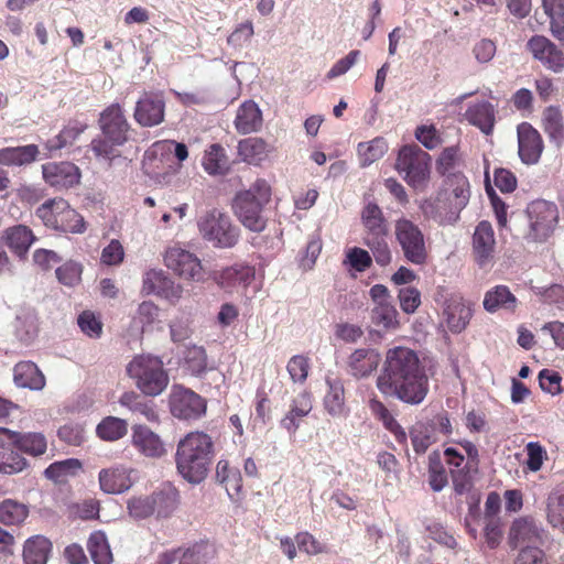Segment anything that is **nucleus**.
Instances as JSON below:
<instances>
[{
    "mask_svg": "<svg viewBox=\"0 0 564 564\" xmlns=\"http://www.w3.org/2000/svg\"><path fill=\"white\" fill-rule=\"evenodd\" d=\"M376 387L386 397L419 405L430 392V378L415 350L395 346L386 351Z\"/></svg>",
    "mask_w": 564,
    "mask_h": 564,
    "instance_id": "obj_1",
    "label": "nucleus"
},
{
    "mask_svg": "<svg viewBox=\"0 0 564 564\" xmlns=\"http://www.w3.org/2000/svg\"><path fill=\"white\" fill-rule=\"evenodd\" d=\"M214 455V443L205 432H189L180 440L175 463L180 475L191 484L202 482L208 475Z\"/></svg>",
    "mask_w": 564,
    "mask_h": 564,
    "instance_id": "obj_2",
    "label": "nucleus"
},
{
    "mask_svg": "<svg viewBox=\"0 0 564 564\" xmlns=\"http://www.w3.org/2000/svg\"><path fill=\"white\" fill-rule=\"evenodd\" d=\"M271 200V187L265 180L258 178L248 189L239 191L231 209L239 223L248 230L260 234L267 228L264 207Z\"/></svg>",
    "mask_w": 564,
    "mask_h": 564,
    "instance_id": "obj_3",
    "label": "nucleus"
},
{
    "mask_svg": "<svg viewBox=\"0 0 564 564\" xmlns=\"http://www.w3.org/2000/svg\"><path fill=\"white\" fill-rule=\"evenodd\" d=\"M197 228L202 238L215 248H234L241 237V230L231 217L218 208H212L200 216Z\"/></svg>",
    "mask_w": 564,
    "mask_h": 564,
    "instance_id": "obj_4",
    "label": "nucleus"
},
{
    "mask_svg": "<svg viewBox=\"0 0 564 564\" xmlns=\"http://www.w3.org/2000/svg\"><path fill=\"white\" fill-rule=\"evenodd\" d=\"M127 372L142 393L151 397L161 394L169 384V375L158 357L137 356L127 366Z\"/></svg>",
    "mask_w": 564,
    "mask_h": 564,
    "instance_id": "obj_5",
    "label": "nucleus"
},
{
    "mask_svg": "<svg viewBox=\"0 0 564 564\" xmlns=\"http://www.w3.org/2000/svg\"><path fill=\"white\" fill-rule=\"evenodd\" d=\"M431 155L417 144L403 145L395 161L397 171L415 191H424L431 177Z\"/></svg>",
    "mask_w": 564,
    "mask_h": 564,
    "instance_id": "obj_6",
    "label": "nucleus"
},
{
    "mask_svg": "<svg viewBox=\"0 0 564 564\" xmlns=\"http://www.w3.org/2000/svg\"><path fill=\"white\" fill-rule=\"evenodd\" d=\"M43 225L65 234H83L86 231L84 217L64 198H52L35 210Z\"/></svg>",
    "mask_w": 564,
    "mask_h": 564,
    "instance_id": "obj_7",
    "label": "nucleus"
},
{
    "mask_svg": "<svg viewBox=\"0 0 564 564\" xmlns=\"http://www.w3.org/2000/svg\"><path fill=\"white\" fill-rule=\"evenodd\" d=\"M395 239L401 247L403 257L415 265H423L429 260V247L419 225L401 217L394 224Z\"/></svg>",
    "mask_w": 564,
    "mask_h": 564,
    "instance_id": "obj_8",
    "label": "nucleus"
},
{
    "mask_svg": "<svg viewBox=\"0 0 564 564\" xmlns=\"http://www.w3.org/2000/svg\"><path fill=\"white\" fill-rule=\"evenodd\" d=\"M525 213L529 220L525 238L533 242L546 240L558 221L557 206L554 203L538 199L528 205Z\"/></svg>",
    "mask_w": 564,
    "mask_h": 564,
    "instance_id": "obj_9",
    "label": "nucleus"
},
{
    "mask_svg": "<svg viewBox=\"0 0 564 564\" xmlns=\"http://www.w3.org/2000/svg\"><path fill=\"white\" fill-rule=\"evenodd\" d=\"M164 264L185 281L200 282L204 280L205 271L198 257L178 246L166 249Z\"/></svg>",
    "mask_w": 564,
    "mask_h": 564,
    "instance_id": "obj_10",
    "label": "nucleus"
},
{
    "mask_svg": "<svg viewBox=\"0 0 564 564\" xmlns=\"http://www.w3.org/2000/svg\"><path fill=\"white\" fill-rule=\"evenodd\" d=\"M170 411L178 420H197L206 412V401L182 386H174L170 394Z\"/></svg>",
    "mask_w": 564,
    "mask_h": 564,
    "instance_id": "obj_11",
    "label": "nucleus"
},
{
    "mask_svg": "<svg viewBox=\"0 0 564 564\" xmlns=\"http://www.w3.org/2000/svg\"><path fill=\"white\" fill-rule=\"evenodd\" d=\"M373 302L371 321L375 325L386 329H394L399 326L398 311L391 302L389 290L383 284H375L369 291Z\"/></svg>",
    "mask_w": 564,
    "mask_h": 564,
    "instance_id": "obj_12",
    "label": "nucleus"
},
{
    "mask_svg": "<svg viewBox=\"0 0 564 564\" xmlns=\"http://www.w3.org/2000/svg\"><path fill=\"white\" fill-rule=\"evenodd\" d=\"M12 430L0 427V474L17 475L29 469L31 464L26 457L17 451Z\"/></svg>",
    "mask_w": 564,
    "mask_h": 564,
    "instance_id": "obj_13",
    "label": "nucleus"
},
{
    "mask_svg": "<svg viewBox=\"0 0 564 564\" xmlns=\"http://www.w3.org/2000/svg\"><path fill=\"white\" fill-rule=\"evenodd\" d=\"M37 238L31 227L15 224L0 232V243L18 259L25 260Z\"/></svg>",
    "mask_w": 564,
    "mask_h": 564,
    "instance_id": "obj_14",
    "label": "nucleus"
},
{
    "mask_svg": "<svg viewBox=\"0 0 564 564\" xmlns=\"http://www.w3.org/2000/svg\"><path fill=\"white\" fill-rule=\"evenodd\" d=\"M420 208L426 219H432L440 226L454 225L460 214L446 192H440L435 197L424 199Z\"/></svg>",
    "mask_w": 564,
    "mask_h": 564,
    "instance_id": "obj_15",
    "label": "nucleus"
},
{
    "mask_svg": "<svg viewBox=\"0 0 564 564\" xmlns=\"http://www.w3.org/2000/svg\"><path fill=\"white\" fill-rule=\"evenodd\" d=\"M527 47L546 69L556 74L564 70V53L547 37L534 35L528 41Z\"/></svg>",
    "mask_w": 564,
    "mask_h": 564,
    "instance_id": "obj_16",
    "label": "nucleus"
},
{
    "mask_svg": "<svg viewBox=\"0 0 564 564\" xmlns=\"http://www.w3.org/2000/svg\"><path fill=\"white\" fill-rule=\"evenodd\" d=\"M495 234L488 221H480L473 235V259L480 269L488 270L495 259Z\"/></svg>",
    "mask_w": 564,
    "mask_h": 564,
    "instance_id": "obj_17",
    "label": "nucleus"
},
{
    "mask_svg": "<svg viewBox=\"0 0 564 564\" xmlns=\"http://www.w3.org/2000/svg\"><path fill=\"white\" fill-rule=\"evenodd\" d=\"M98 122L102 135L113 140L116 143H126L128 141L130 124L119 104H112L104 109Z\"/></svg>",
    "mask_w": 564,
    "mask_h": 564,
    "instance_id": "obj_18",
    "label": "nucleus"
},
{
    "mask_svg": "<svg viewBox=\"0 0 564 564\" xmlns=\"http://www.w3.org/2000/svg\"><path fill=\"white\" fill-rule=\"evenodd\" d=\"M518 153L522 163L536 164L544 150L543 139L540 132L529 122L518 126Z\"/></svg>",
    "mask_w": 564,
    "mask_h": 564,
    "instance_id": "obj_19",
    "label": "nucleus"
},
{
    "mask_svg": "<svg viewBox=\"0 0 564 564\" xmlns=\"http://www.w3.org/2000/svg\"><path fill=\"white\" fill-rule=\"evenodd\" d=\"M43 180L56 189H68L79 184L80 171L70 162H48L42 165Z\"/></svg>",
    "mask_w": 564,
    "mask_h": 564,
    "instance_id": "obj_20",
    "label": "nucleus"
},
{
    "mask_svg": "<svg viewBox=\"0 0 564 564\" xmlns=\"http://www.w3.org/2000/svg\"><path fill=\"white\" fill-rule=\"evenodd\" d=\"M165 102L160 94L144 93L137 101L133 117L142 127H154L164 120Z\"/></svg>",
    "mask_w": 564,
    "mask_h": 564,
    "instance_id": "obj_21",
    "label": "nucleus"
},
{
    "mask_svg": "<svg viewBox=\"0 0 564 564\" xmlns=\"http://www.w3.org/2000/svg\"><path fill=\"white\" fill-rule=\"evenodd\" d=\"M173 153L180 162L185 161L188 156L186 144L173 140L158 141L145 152L143 164L144 166L160 170L165 161L171 160Z\"/></svg>",
    "mask_w": 564,
    "mask_h": 564,
    "instance_id": "obj_22",
    "label": "nucleus"
},
{
    "mask_svg": "<svg viewBox=\"0 0 564 564\" xmlns=\"http://www.w3.org/2000/svg\"><path fill=\"white\" fill-rule=\"evenodd\" d=\"M543 530L531 517H520L516 519L509 530L508 543L512 549L520 545H535L542 543Z\"/></svg>",
    "mask_w": 564,
    "mask_h": 564,
    "instance_id": "obj_23",
    "label": "nucleus"
},
{
    "mask_svg": "<svg viewBox=\"0 0 564 564\" xmlns=\"http://www.w3.org/2000/svg\"><path fill=\"white\" fill-rule=\"evenodd\" d=\"M99 488L105 494L117 495L132 486L131 469L123 465L102 468L98 474Z\"/></svg>",
    "mask_w": 564,
    "mask_h": 564,
    "instance_id": "obj_24",
    "label": "nucleus"
},
{
    "mask_svg": "<svg viewBox=\"0 0 564 564\" xmlns=\"http://www.w3.org/2000/svg\"><path fill=\"white\" fill-rule=\"evenodd\" d=\"M496 106L488 100L470 102L464 113L465 120L469 124L478 128L486 135L492 133L496 124Z\"/></svg>",
    "mask_w": 564,
    "mask_h": 564,
    "instance_id": "obj_25",
    "label": "nucleus"
},
{
    "mask_svg": "<svg viewBox=\"0 0 564 564\" xmlns=\"http://www.w3.org/2000/svg\"><path fill=\"white\" fill-rule=\"evenodd\" d=\"M313 409V395L308 391H302L295 395L290 404L288 413L281 420V426L290 434H295L303 417L307 416Z\"/></svg>",
    "mask_w": 564,
    "mask_h": 564,
    "instance_id": "obj_26",
    "label": "nucleus"
},
{
    "mask_svg": "<svg viewBox=\"0 0 564 564\" xmlns=\"http://www.w3.org/2000/svg\"><path fill=\"white\" fill-rule=\"evenodd\" d=\"M132 445L141 454L151 458H160L166 452L159 435L141 424L132 427Z\"/></svg>",
    "mask_w": 564,
    "mask_h": 564,
    "instance_id": "obj_27",
    "label": "nucleus"
},
{
    "mask_svg": "<svg viewBox=\"0 0 564 564\" xmlns=\"http://www.w3.org/2000/svg\"><path fill=\"white\" fill-rule=\"evenodd\" d=\"M380 354L375 348H359L348 357V369L355 378H367L377 370L380 362Z\"/></svg>",
    "mask_w": 564,
    "mask_h": 564,
    "instance_id": "obj_28",
    "label": "nucleus"
},
{
    "mask_svg": "<svg viewBox=\"0 0 564 564\" xmlns=\"http://www.w3.org/2000/svg\"><path fill=\"white\" fill-rule=\"evenodd\" d=\"M10 434L14 438L17 451L21 453L22 456L39 458L46 454L48 442L42 432H22L12 430V433Z\"/></svg>",
    "mask_w": 564,
    "mask_h": 564,
    "instance_id": "obj_29",
    "label": "nucleus"
},
{
    "mask_svg": "<svg viewBox=\"0 0 564 564\" xmlns=\"http://www.w3.org/2000/svg\"><path fill=\"white\" fill-rule=\"evenodd\" d=\"M253 278L254 268L243 263H235L234 265L224 268L214 275L216 283L226 290L238 285L247 286Z\"/></svg>",
    "mask_w": 564,
    "mask_h": 564,
    "instance_id": "obj_30",
    "label": "nucleus"
},
{
    "mask_svg": "<svg viewBox=\"0 0 564 564\" xmlns=\"http://www.w3.org/2000/svg\"><path fill=\"white\" fill-rule=\"evenodd\" d=\"M13 381L20 388L40 391L46 380L37 365L31 360L19 361L13 368Z\"/></svg>",
    "mask_w": 564,
    "mask_h": 564,
    "instance_id": "obj_31",
    "label": "nucleus"
},
{
    "mask_svg": "<svg viewBox=\"0 0 564 564\" xmlns=\"http://www.w3.org/2000/svg\"><path fill=\"white\" fill-rule=\"evenodd\" d=\"M216 480L221 485L231 500L240 498L242 489V477L237 466L231 465L227 459H220L216 466Z\"/></svg>",
    "mask_w": 564,
    "mask_h": 564,
    "instance_id": "obj_32",
    "label": "nucleus"
},
{
    "mask_svg": "<svg viewBox=\"0 0 564 564\" xmlns=\"http://www.w3.org/2000/svg\"><path fill=\"white\" fill-rule=\"evenodd\" d=\"M482 305L488 313L500 310L514 312L518 307V299L507 285H496L485 293Z\"/></svg>",
    "mask_w": 564,
    "mask_h": 564,
    "instance_id": "obj_33",
    "label": "nucleus"
},
{
    "mask_svg": "<svg viewBox=\"0 0 564 564\" xmlns=\"http://www.w3.org/2000/svg\"><path fill=\"white\" fill-rule=\"evenodd\" d=\"M36 144L7 147L0 149V164L4 166H26L39 160Z\"/></svg>",
    "mask_w": 564,
    "mask_h": 564,
    "instance_id": "obj_34",
    "label": "nucleus"
},
{
    "mask_svg": "<svg viewBox=\"0 0 564 564\" xmlns=\"http://www.w3.org/2000/svg\"><path fill=\"white\" fill-rule=\"evenodd\" d=\"M235 128L241 134H248L259 130L262 126V113L253 100H247L240 105L235 118Z\"/></svg>",
    "mask_w": 564,
    "mask_h": 564,
    "instance_id": "obj_35",
    "label": "nucleus"
},
{
    "mask_svg": "<svg viewBox=\"0 0 564 564\" xmlns=\"http://www.w3.org/2000/svg\"><path fill=\"white\" fill-rule=\"evenodd\" d=\"M361 223L365 227V237L372 238L388 236V224L381 208L375 203H368L361 210Z\"/></svg>",
    "mask_w": 564,
    "mask_h": 564,
    "instance_id": "obj_36",
    "label": "nucleus"
},
{
    "mask_svg": "<svg viewBox=\"0 0 564 564\" xmlns=\"http://www.w3.org/2000/svg\"><path fill=\"white\" fill-rule=\"evenodd\" d=\"M328 390L324 397L323 404L326 412L334 416L340 417L347 414L345 388L340 379H326Z\"/></svg>",
    "mask_w": 564,
    "mask_h": 564,
    "instance_id": "obj_37",
    "label": "nucleus"
},
{
    "mask_svg": "<svg viewBox=\"0 0 564 564\" xmlns=\"http://www.w3.org/2000/svg\"><path fill=\"white\" fill-rule=\"evenodd\" d=\"M237 149L240 159L252 165H259L271 152L269 144L262 138L258 137L240 140Z\"/></svg>",
    "mask_w": 564,
    "mask_h": 564,
    "instance_id": "obj_38",
    "label": "nucleus"
},
{
    "mask_svg": "<svg viewBox=\"0 0 564 564\" xmlns=\"http://www.w3.org/2000/svg\"><path fill=\"white\" fill-rule=\"evenodd\" d=\"M202 165L208 175H226L230 170V162L225 148L219 143L210 144L205 150Z\"/></svg>",
    "mask_w": 564,
    "mask_h": 564,
    "instance_id": "obj_39",
    "label": "nucleus"
},
{
    "mask_svg": "<svg viewBox=\"0 0 564 564\" xmlns=\"http://www.w3.org/2000/svg\"><path fill=\"white\" fill-rule=\"evenodd\" d=\"M444 314L449 330L460 333L468 325L473 316V308L463 300H452L447 304Z\"/></svg>",
    "mask_w": 564,
    "mask_h": 564,
    "instance_id": "obj_40",
    "label": "nucleus"
},
{
    "mask_svg": "<svg viewBox=\"0 0 564 564\" xmlns=\"http://www.w3.org/2000/svg\"><path fill=\"white\" fill-rule=\"evenodd\" d=\"M542 129L550 141L561 145L564 140V119L560 107L549 106L542 112Z\"/></svg>",
    "mask_w": 564,
    "mask_h": 564,
    "instance_id": "obj_41",
    "label": "nucleus"
},
{
    "mask_svg": "<svg viewBox=\"0 0 564 564\" xmlns=\"http://www.w3.org/2000/svg\"><path fill=\"white\" fill-rule=\"evenodd\" d=\"M410 438L414 452L419 455L426 453L429 447L437 442L435 424L416 422L410 429Z\"/></svg>",
    "mask_w": 564,
    "mask_h": 564,
    "instance_id": "obj_42",
    "label": "nucleus"
},
{
    "mask_svg": "<svg viewBox=\"0 0 564 564\" xmlns=\"http://www.w3.org/2000/svg\"><path fill=\"white\" fill-rule=\"evenodd\" d=\"M463 158L458 145L444 148L436 160V171L440 175L449 178L453 174H464L459 171Z\"/></svg>",
    "mask_w": 564,
    "mask_h": 564,
    "instance_id": "obj_43",
    "label": "nucleus"
},
{
    "mask_svg": "<svg viewBox=\"0 0 564 564\" xmlns=\"http://www.w3.org/2000/svg\"><path fill=\"white\" fill-rule=\"evenodd\" d=\"M52 544L48 539L36 535L26 540L23 549L25 564H46Z\"/></svg>",
    "mask_w": 564,
    "mask_h": 564,
    "instance_id": "obj_44",
    "label": "nucleus"
},
{
    "mask_svg": "<svg viewBox=\"0 0 564 564\" xmlns=\"http://www.w3.org/2000/svg\"><path fill=\"white\" fill-rule=\"evenodd\" d=\"M87 550L95 564H112L113 555L102 531H94L90 534L87 541Z\"/></svg>",
    "mask_w": 564,
    "mask_h": 564,
    "instance_id": "obj_45",
    "label": "nucleus"
},
{
    "mask_svg": "<svg viewBox=\"0 0 564 564\" xmlns=\"http://www.w3.org/2000/svg\"><path fill=\"white\" fill-rule=\"evenodd\" d=\"M216 555L217 550L214 544L199 542L182 552L178 564H209Z\"/></svg>",
    "mask_w": 564,
    "mask_h": 564,
    "instance_id": "obj_46",
    "label": "nucleus"
},
{
    "mask_svg": "<svg viewBox=\"0 0 564 564\" xmlns=\"http://www.w3.org/2000/svg\"><path fill=\"white\" fill-rule=\"evenodd\" d=\"M551 20V32L564 45V0H542Z\"/></svg>",
    "mask_w": 564,
    "mask_h": 564,
    "instance_id": "obj_47",
    "label": "nucleus"
},
{
    "mask_svg": "<svg viewBox=\"0 0 564 564\" xmlns=\"http://www.w3.org/2000/svg\"><path fill=\"white\" fill-rule=\"evenodd\" d=\"M128 432V424L124 420L116 416H107L96 427L97 436L107 442H115L122 438Z\"/></svg>",
    "mask_w": 564,
    "mask_h": 564,
    "instance_id": "obj_48",
    "label": "nucleus"
},
{
    "mask_svg": "<svg viewBox=\"0 0 564 564\" xmlns=\"http://www.w3.org/2000/svg\"><path fill=\"white\" fill-rule=\"evenodd\" d=\"M80 468L79 459L67 458L48 465L44 470V476L54 482H63L67 477L75 476Z\"/></svg>",
    "mask_w": 564,
    "mask_h": 564,
    "instance_id": "obj_49",
    "label": "nucleus"
},
{
    "mask_svg": "<svg viewBox=\"0 0 564 564\" xmlns=\"http://www.w3.org/2000/svg\"><path fill=\"white\" fill-rule=\"evenodd\" d=\"M29 514L28 507L13 499H6L0 503V522L4 525H18Z\"/></svg>",
    "mask_w": 564,
    "mask_h": 564,
    "instance_id": "obj_50",
    "label": "nucleus"
},
{
    "mask_svg": "<svg viewBox=\"0 0 564 564\" xmlns=\"http://www.w3.org/2000/svg\"><path fill=\"white\" fill-rule=\"evenodd\" d=\"M164 499L162 494H153L148 497H133L128 501V510L135 519H145L155 511V506Z\"/></svg>",
    "mask_w": 564,
    "mask_h": 564,
    "instance_id": "obj_51",
    "label": "nucleus"
},
{
    "mask_svg": "<svg viewBox=\"0 0 564 564\" xmlns=\"http://www.w3.org/2000/svg\"><path fill=\"white\" fill-rule=\"evenodd\" d=\"M446 184L452 191L453 205L458 210H463V208L467 205L470 196V186L468 178L465 174H453L449 178H446Z\"/></svg>",
    "mask_w": 564,
    "mask_h": 564,
    "instance_id": "obj_52",
    "label": "nucleus"
},
{
    "mask_svg": "<svg viewBox=\"0 0 564 564\" xmlns=\"http://www.w3.org/2000/svg\"><path fill=\"white\" fill-rule=\"evenodd\" d=\"M387 151V141L381 137L375 138L370 142H361L358 144V154L362 166L370 165L378 161Z\"/></svg>",
    "mask_w": 564,
    "mask_h": 564,
    "instance_id": "obj_53",
    "label": "nucleus"
},
{
    "mask_svg": "<svg viewBox=\"0 0 564 564\" xmlns=\"http://www.w3.org/2000/svg\"><path fill=\"white\" fill-rule=\"evenodd\" d=\"M547 521L554 528H564V490L552 492L547 498Z\"/></svg>",
    "mask_w": 564,
    "mask_h": 564,
    "instance_id": "obj_54",
    "label": "nucleus"
},
{
    "mask_svg": "<svg viewBox=\"0 0 564 564\" xmlns=\"http://www.w3.org/2000/svg\"><path fill=\"white\" fill-rule=\"evenodd\" d=\"M123 144L124 143H116L113 140L101 135L93 139L90 148L96 158L111 162L113 159L120 156L119 147Z\"/></svg>",
    "mask_w": 564,
    "mask_h": 564,
    "instance_id": "obj_55",
    "label": "nucleus"
},
{
    "mask_svg": "<svg viewBox=\"0 0 564 564\" xmlns=\"http://www.w3.org/2000/svg\"><path fill=\"white\" fill-rule=\"evenodd\" d=\"M388 236L364 238V243L371 250L372 256L380 267L390 264L392 253L387 241Z\"/></svg>",
    "mask_w": 564,
    "mask_h": 564,
    "instance_id": "obj_56",
    "label": "nucleus"
},
{
    "mask_svg": "<svg viewBox=\"0 0 564 564\" xmlns=\"http://www.w3.org/2000/svg\"><path fill=\"white\" fill-rule=\"evenodd\" d=\"M184 362L192 375L199 376L207 368V354L205 348L192 346L186 349Z\"/></svg>",
    "mask_w": 564,
    "mask_h": 564,
    "instance_id": "obj_57",
    "label": "nucleus"
},
{
    "mask_svg": "<svg viewBox=\"0 0 564 564\" xmlns=\"http://www.w3.org/2000/svg\"><path fill=\"white\" fill-rule=\"evenodd\" d=\"M448 482L447 474L442 465L438 455L434 453L430 456L429 484L433 491H441Z\"/></svg>",
    "mask_w": 564,
    "mask_h": 564,
    "instance_id": "obj_58",
    "label": "nucleus"
},
{
    "mask_svg": "<svg viewBox=\"0 0 564 564\" xmlns=\"http://www.w3.org/2000/svg\"><path fill=\"white\" fill-rule=\"evenodd\" d=\"M286 370L294 383H304L308 377L310 358L304 355H295L290 358Z\"/></svg>",
    "mask_w": 564,
    "mask_h": 564,
    "instance_id": "obj_59",
    "label": "nucleus"
},
{
    "mask_svg": "<svg viewBox=\"0 0 564 564\" xmlns=\"http://www.w3.org/2000/svg\"><path fill=\"white\" fill-rule=\"evenodd\" d=\"M57 280L66 285L74 286L82 280L83 265L76 261H67L55 271Z\"/></svg>",
    "mask_w": 564,
    "mask_h": 564,
    "instance_id": "obj_60",
    "label": "nucleus"
},
{
    "mask_svg": "<svg viewBox=\"0 0 564 564\" xmlns=\"http://www.w3.org/2000/svg\"><path fill=\"white\" fill-rule=\"evenodd\" d=\"M414 135L427 150H434L443 142L442 135L434 124L417 126Z\"/></svg>",
    "mask_w": 564,
    "mask_h": 564,
    "instance_id": "obj_61",
    "label": "nucleus"
},
{
    "mask_svg": "<svg viewBox=\"0 0 564 564\" xmlns=\"http://www.w3.org/2000/svg\"><path fill=\"white\" fill-rule=\"evenodd\" d=\"M344 263L349 264L357 272H365L372 265V258L367 250L354 247L346 252Z\"/></svg>",
    "mask_w": 564,
    "mask_h": 564,
    "instance_id": "obj_62",
    "label": "nucleus"
},
{
    "mask_svg": "<svg viewBox=\"0 0 564 564\" xmlns=\"http://www.w3.org/2000/svg\"><path fill=\"white\" fill-rule=\"evenodd\" d=\"M59 441L70 446H80L85 442V429L78 423H67L57 431Z\"/></svg>",
    "mask_w": 564,
    "mask_h": 564,
    "instance_id": "obj_63",
    "label": "nucleus"
},
{
    "mask_svg": "<svg viewBox=\"0 0 564 564\" xmlns=\"http://www.w3.org/2000/svg\"><path fill=\"white\" fill-rule=\"evenodd\" d=\"M170 278L166 276L163 270L151 269L143 275V288L142 290L147 294L162 292L164 285L169 283Z\"/></svg>",
    "mask_w": 564,
    "mask_h": 564,
    "instance_id": "obj_64",
    "label": "nucleus"
}]
</instances>
